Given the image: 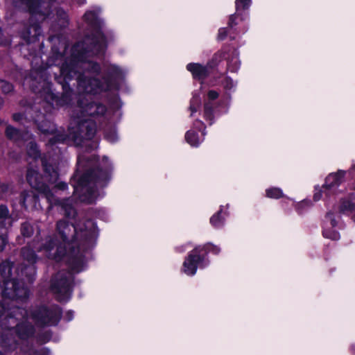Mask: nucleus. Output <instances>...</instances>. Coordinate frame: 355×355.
I'll list each match as a JSON object with an SVG mask.
<instances>
[{"label":"nucleus","mask_w":355,"mask_h":355,"mask_svg":"<svg viewBox=\"0 0 355 355\" xmlns=\"http://www.w3.org/2000/svg\"><path fill=\"white\" fill-rule=\"evenodd\" d=\"M12 263L8 261L0 263V275L3 279V283L0 285V293L2 297L7 296L9 298L24 299L28 296V289L23 282L18 280V277H23L21 271L17 275L12 272Z\"/></svg>","instance_id":"obj_1"},{"label":"nucleus","mask_w":355,"mask_h":355,"mask_svg":"<svg viewBox=\"0 0 355 355\" xmlns=\"http://www.w3.org/2000/svg\"><path fill=\"white\" fill-rule=\"evenodd\" d=\"M39 174L34 170H28L27 173V180L30 185L40 193H42L47 199L50 204V207L53 205H58L64 211V214L68 218H73L76 215V211L73 208L69 199L60 200L54 196V193L57 189L64 190L67 186L65 183L60 182L54 187L53 190H51L49 187L37 182Z\"/></svg>","instance_id":"obj_2"},{"label":"nucleus","mask_w":355,"mask_h":355,"mask_svg":"<svg viewBox=\"0 0 355 355\" xmlns=\"http://www.w3.org/2000/svg\"><path fill=\"white\" fill-rule=\"evenodd\" d=\"M107 177L101 170L85 173L81 177L77 185L74 186V193L79 196L82 201L91 203L94 199V184L101 185V182Z\"/></svg>","instance_id":"obj_3"},{"label":"nucleus","mask_w":355,"mask_h":355,"mask_svg":"<svg viewBox=\"0 0 355 355\" xmlns=\"http://www.w3.org/2000/svg\"><path fill=\"white\" fill-rule=\"evenodd\" d=\"M12 315L5 318L2 324L1 329H8L10 334L16 333L19 337L25 338L33 334V327L26 321L19 323L18 321L23 319L26 311L20 308H15Z\"/></svg>","instance_id":"obj_4"},{"label":"nucleus","mask_w":355,"mask_h":355,"mask_svg":"<svg viewBox=\"0 0 355 355\" xmlns=\"http://www.w3.org/2000/svg\"><path fill=\"white\" fill-rule=\"evenodd\" d=\"M71 282L72 275L69 272H60L52 279L51 289L59 301L69 298Z\"/></svg>","instance_id":"obj_5"},{"label":"nucleus","mask_w":355,"mask_h":355,"mask_svg":"<svg viewBox=\"0 0 355 355\" xmlns=\"http://www.w3.org/2000/svg\"><path fill=\"white\" fill-rule=\"evenodd\" d=\"M37 250L42 252L48 259L56 261H60L66 253L65 245L63 243L58 244L55 238L51 236L45 239L41 246L37 248Z\"/></svg>","instance_id":"obj_6"},{"label":"nucleus","mask_w":355,"mask_h":355,"mask_svg":"<svg viewBox=\"0 0 355 355\" xmlns=\"http://www.w3.org/2000/svg\"><path fill=\"white\" fill-rule=\"evenodd\" d=\"M60 315L61 312L58 308L49 310L42 307L33 313L32 319L40 325L54 324L59 320Z\"/></svg>","instance_id":"obj_7"},{"label":"nucleus","mask_w":355,"mask_h":355,"mask_svg":"<svg viewBox=\"0 0 355 355\" xmlns=\"http://www.w3.org/2000/svg\"><path fill=\"white\" fill-rule=\"evenodd\" d=\"M13 3L15 7L28 10L32 14L44 15L47 13L43 8L48 6V3L42 0H13Z\"/></svg>","instance_id":"obj_8"},{"label":"nucleus","mask_w":355,"mask_h":355,"mask_svg":"<svg viewBox=\"0 0 355 355\" xmlns=\"http://www.w3.org/2000/svg\"><path fill=\"white\" fill-rule=\"evenodd\" d=\"M78 108L83 116H98L105 112V107L100 103L89 102L87 98H83L78 102Z\"/></svg>","instance_id":"obj_9"},{"label":"nucleus","mask_w":355,"mask_h":355,"mask_svg":"<svg viewBox=\"0 0 355 355\" xmlns=\"http://www.w3.org/2000/svg\"><path fill=\"white\" fill-rule=\"evenodd\" d=\"M57 231L61 237L64 245L73 241L74 240L75 235H78L76 228L73 225H68L64 220H60L57 223Z\"/></svg>","instance_id":"obj_10"},{"label":"nucleus","mask_w":355,"mask_h":355,"mask_svg":"<svg viewBox=\"0 0 355 355\" xmlns=\"http://www.w3.org/2000/svg\"><path fill=\"white\" fill-rule=\"evenodd\" d=\"M21 256L24 261H28L29 266L21 269V275L28 276L35 273L33 264L36 262L37 256L29 247H24L21 250Z\"/></svg>","instance_id":"obj_11"},{"label":"nucleus","mask_w":355,"mask_h":355,"mask_svg":"<svg viewBox=\"0 0 355 355\" xmlns=\"http://www.w3.org/2000/svg\"><path fill=\"white\" fill-rule=\"evenodd\" d=\"M77 79L79 87L86 93H97L103 89L100 81L96 78H87L78 75Z\"/></svg>","instance_id":"obj_12"},{"label":"nucleus","mask_w":355,"mask_h":355,"mask_svg":"<svg viewBox=\"0 0 355 355\" xmlns=\"http://www.w3.org/2000/svg\"><path fill=\"white\" fill-rule=\"evenodd\" d=\"M346 172L343 170H338L336 173H330L325 179V183L323 189L325 191L334 189L338 187L345 179Z\"/></svg>","instance_id":"obj_13"},{"label":"nucleus","mask_w":355,"mask_h":355,"mask_svg":"<svg viewBox=\"0 0 355 355\" xmlns=\"http://www.w3.org/2000/svg\"><path fill=\"white\" fill-rule=\"evenodd\" d=\"M79 137L85 139H92L96 132V125L92 121H81L78 122Z\"/></svg>","instance_id":"obj_14"},{"label":"nucleus","mask_w":355,"mask_h":355,"mask_svg":"<svg viewBox=\"0 0 355 355\" xmlns=\"http://www.w3.org/2000/svg\"><path fill=\"white\" fill-rule=\"evenodd\" d=\"M198 249L193 250L189 255L188 258L184 261V272L189 275H193L197 269V263L200 261V258L198 254Z\"/></svg>","instance_id":"obj_15"},{"label":"nucleus","mask_w":355,"mask_h":355,"mask_svg":"<svg viewBox=\"0 0 355 355\" xmlns=\"http://www.w3.org/2000/svg\"><path fill=\"white\" fill-rule=\"evenodd\" d=\"M19 202L26 209H35L38 206V198L33 191H24L21 194Z\"/></svg>","instance_id":"obj_16"},{"label":"nucleus","mask_w":355,"mask_h":355,"mask_svg":"<svg viewBox=\"0 0 355 355\" xmlns=\"http://www.w3.org/2000/svg\"><path fill=\"white\" fill-rule=\"evenodd\" d=\"M70 254L72 257V260L70 263L71 270L75 272H78L81 270L83 263V254L79 252V250H77L76 252L75 249H72Z\"/></svg>","instance_id":"obj_17"},{"label":"nucleus","mask_w":355,"mask_h":355,"mask_svg":"<svg viewBox=\"0 0 355 355\" xmlns=\"http://www.w3.org/2000/svg\"><path fill=\"white\" fill-rule=\"evenodd\" d=\"M187 69L191 72L193 77L198 79L204 78L207 75L206 67L199 64H189Z\"/></svg>","instance_id":"obj_18"},{"label":"nucleus","mask_w":355,"mask_h":355,"mask_svg":"<svg viewBox=\"0 0 355 355\" xmlns=\"http://www.w3.org/2000/svg\"><path fill=\"white\" fill-rule=\"evenodd\" d=\"M40 33V27L37 25H33L23 33L22 37L27 42H33L37 40V36H39Z\"/></svg>","instance_id":"obj_19"},{"label":"nucleus","mask_w":355,"mask_h":355,"mask_svg":"<svg viewBox=\"0 0 355 355\" xmlns=\"http://www.w3.org/2000/svg\"><path fill=\"white\" fill-rule=\"evenodd\" d=\"M12 219L7 207L0 206V226L6 227L7 225H11Z\"/></svg>","instance_id":"obj_20"},{"label":"nucleus","mask_w":355,"mask_h":355,"mask_svg":"<svg viewBox=\"0 0 355 355\" xmlns=\"http://www.w3.org/2000/svg\"><path fill=\"white\" fill-rule=\"evenodd\" d=\"M45 172V176L46 180L51 183H55L58 178V173L57 171L51 165H47L46 164H43Z\"/></svg>","instance_id":"obj_21"},{"label":"nucleus","mask_w":355,"mask_h":355,"mask_svg":"<svg viewBox=\"0 0 355 355\" xmlns=\"http://www.w3.org/2000/svg\"><path fill=\"white\" fill-rule=\"evenodd\" d=\"M340 210L342 212L355 211V201H353V200H343L340 206Z\"/></svg>","instance_id":"obj_22"},{"label":"nucleus","mask_w":355,"mask_h":355,"mask_svg":"<svg viewBox=\"0 0 355 355\" xmlns=\"http://www.w3.org/2000/svg\"><path fill=\"white\" fill-rule=\"evenodd\" d=\"M27 152L28 155L33 157L34 159L39 156V151L37 145L33 141L28 142L27 145Z\"/></svg>","instance_id":"obj_23"},{"label":"nucleus","mask_w":355,"mask_h":355,"mask_svg":"<svg viewBox=\"0 0 355 355\" xmlns=\"http://www.w3.org/2000/svg\"><path fill=\"white\" fill-rule=\"evenodd\" d=\"M186 140L191 146H197L199 144V141L197 135L193 131H188L186 134Z\"/></svg>","instance_id":"obj_24"},{"label":"nucleus","mask_w":355,"mask_h":355,"mask_svg":"<svg viewBox=\"0 0 355 355\" xmlns=\"http://www.w3.org/2000/svg\"><path fill=\"white\" fill-rule=\"evenodd\" d=\"M251 3V0H236V11L248 9Z\"/></svg>","instance_id":"obj_25"},{"label":"nucleus","mask_w":355,"mask_h":355,"mask_svg":"<svg viewBox=\"0 0 355 355\" xmlns=\"http://www.w3.org/2000/svg\"><path fill=\"white\" fill-rule=\"evenodd\" d=\"M21 234L24 236H27V237L31 236L33 233V227L28 223H24L21 225Z\"/></svg>","instance_id":"obj_26"},{"label":"nucleus","mask_w":355,"mask_h":355,"mask_svg":"<svg viewBox=\"0 0 355 355\" xmlns=\"http://www.w3.org/2000/svg\"><path fill=\"white\" fill-rule=\"evenodd\" d=\"M283 196V193L281 189L278 188H270L268 189V197L272 198H279Z\"/></svg>","instance_id":"obj_27"},{"label":"nucleus","mask_w":355,"mask_h":355,"mask_svg":"<svg viewBox=\"0 0 355 355\" xmlns=\"http://www.w3.org/2000/svg\"><path fill=\"white\" fill-rule=\"evenodd\" d=\"M6 133L10 139H17L19 137V131L10 126L7 127Z\"/></svg>","instance_id":"obj_28"},{"label":"nucleus","mask_w":355,"mask_h":355,"mask_svg":"<svg viewBox=\"0 0 355 355\" xmlns=\"http://www.w3.org/2000/svg\"><path fill=\"white\" fill-rule=\"evenodd\" d=\"M16 298H9L7 296L2 297V294L0 293V315L2 312L5 310L4 306L8 304L10 301L15 300Z\"/></svg>","instance_id":"obj_29"},{"label":"nucleus","mask_w":355,"mask_h":355,"mask_svg":"<svg viewBox=\"0 0 355 355\" xmlns=\"http://www.w3.org/2000/svg\"><path fill=\"white\" fill-rule=\"evenodd\" d=\"M323 235L324 237L331 239L332 240H338L339 239V234L334 231L328 229H324L323 231Z\"/></svg>","instance_id":"obj_30"},{"label":"nucleus","mask_w":355,"mask_h":355,"mask_svg":"<svg viewBox=\"0 0 355 355\" xmlns=\"http://www.w3.org/2000/svg\"><path fill=\"white\" fill-rule=\"evenodd\" d=\"M13 89L12 85L4 80H0V89L2 92L6 94L10 92Z\"/></svg>","instance_id":"obj_31"},{"label":"nucleus","mask_w":355,"mask_h":355,"mask_svg":"<svg viewBox=\"0 0 355 355\" xmlns=\"http://www.w3.org/2000/svg\"><path fill=\"white\" fill-rule=\"evenodd\" d=\"M84 18L88 23L93 24L96 19V14L93 11H87L84 15Z\"/></svg>","instance_id":"obj_32"},{"label":"nucleus","mask_w":355,"mask_h":355,"mask_svg":"<svg viewBox=\"0 0 355 355\" xmlns=\"http://www.w3.org/2000/svg\"><path fill=\"white\" fill-rule=\"evenodd\" d=\"M200 101L198 97L193 98V101H191V105H190V110L192 113L196 112L198 110V108L200 107Z\"/></svg>","instance_id":"obj_33"},{"label":"nucleus","mask_w":355,"mask_h":355,"mask_svg":"<svg viewBox=\"0 0 355 355\" xmlns=\"http://www.w3.org/2000/svg\"><path fill=\"white\" fill-rule=\"evenodd\" d=\"M220 214V213L218 212L216 215L213 216L210 219L211 223L216 227L219 226L222 223Z\"/></svg>","instance_id":"obj_34"},{"label":"nucleus","mask_w":355,"mask_h":355,"mask_svg":"<svg viewBox=\"0 0 355 355\" xmlns=\"http://www.w3.org/2000/svg\"><path fill=\"white\" fill-rule=\"evenodd\" d=\"M209 98L211 100H214L218 97V93L216 91L211 90L208 92Z\"/></svg>","instance_id":"obj_35"},{"label":"nucleus","mask_w":355,"mask_h":355,"mask_svg":"<svg viewBox=\"0 0 355 355\" xmlns=\"http://www.w3.org/2000/svg\"><path fill=\"white\" fill-rule=\"evenodd\" d=\"M211 105L209 103L205 105V114L207 116H210L211 114Z\"/></svg>","instance_id":"obj_36"},{"label":"nucleus","mask_w":355,"mask_h":355,"mask_svg":"<svg viewBox=\"0 0 355 355\" xmlns=\"http://www.w3.org/2000/svg\"><path fill=\"white\" fill-rule=\"evenodd\" d=\"M327 218L330 220L332 227H335L336 225V222L333 218V214L331 213H328L327 214Z\"/></svg>","instance_id":"obj_37"},{"label":"nucleus","mask_w":355,"mask_h":355,"mask_svg":"<svg viewBox=\"0 0 355 355\" xmlns=\"http://www.w3.org/2000/svg\"><path fill=\"white\" fill-rule=\"evenodd\" d=\"M60 71H61V73H62V76L73 77V76L71 74V71H68L67 70V69L64 66L62 67Z\"/></svg>","instance_id":"obj_38"},{"label":"nucleus","mask_w":355,"mask_h":355,"mask_svg":"<svg viewBox=\"0 0 355 355\" xmlns=\"http://www.w3.org/2000/svg\"><path fill=\"white\" fill-rule=\"evenodd\" d=\"M106 138L113 142L115 140H116L117 139V137H116V135L114 132L112 135H106Z\"/></svg>","instance_id":"obj_39"},{"label":"nucleus","mask_w":355,"mask_h":355,"mask_svg":"<svg viewBox=\"0 0 355 355\" xmlns=\"http://www.w3.org/2000/svg\"><path fill=\"white\" fill-rule=\"evenodd\" d=\"M226 36V32L225 29H220L218 33V37L220 40H223Z\"/></svg>","instance_id":"obj_40"},{"label":"nucleus","mask_w":355,"mask_h":355,"mask_svg":"<svg viewBox=\"0 0 355 355\" xmlns=\"http://www.w3.org/2000/svg\"><path fill=\"white\" fill-rule=\"evenodd\" d=\"M5 245H6L5 239L0 236V252L3 250Z\"/></svg>","instance_id":"obj_41"},{"label":"nucleus","mask_w":355,"mask_h":355,"mask_svg":"<svg viewBox=\"0 0 355 355\" xmlns=\"http://www.w3.org/2000/svg\"><path fill=\"white\" fill-rule=\"evenodd\" d=\"M92 65V69L94 71L97 72L99 71V66L96 63H90Z\"/></svg>","instance_id":"obj_42"},{"label":"nucleus","mask_w":355,"mask_h":355,"mask_svg":"<svg viewBox=\"0 0 355 355\" xmlns=\"http://www.w3.org/2000/svg\"><path fill=\"white\" fill-rule=\"evenodd\" d=\"M320 190L318 192H316L313 196V199L315 201H318L321 198Z\"/></svg>","instance_id":"obj_43"},{"label":"nucleus","mask_w":355,"mask_h":355,"mask_svg":"<svg viewBox=\"0 0 355 355\" xmlns=\"http://www.w3.org/2000/svg\"><path fill=\"white\" fill-rule=\"evenodd\" d=\"M13 119L15 121H19V120H20L21 119V114H15L13 115Z\"/></svg>","instance_id":"obj_44"},{"label":"nucleus","mask_w":355,"mask_h":355,"mask_svg":"<svg viewBox=\"0 0 355 355\" xmlns=\"http://www.w3.org/2000/svg\"><path fill=\"white\" fill-rule=\"evenodd\" d=\"M235 19V15H232L230 18L229 25L232 26Z\"/></svg>","instance_id":"obj_45"},{"label":"nucleus","mask_w":355,"mask_h":355,"mask_svg":"<svg viewBox=\"0 0 355 355\" xmlns=\"http://www.w3.org/2000/svg\"><path fill=\"white\" fill-rule=\"evenodd\" d=\"M104 43H105L104 38L103 36H101V41L99 44V49H101L104 47Z\"/></svg>","instance_id":"obj_46"},{"label":"nucleus","mask_w":355,"mask_h":355,"mask_svg":"<svg viewBox=\"0 0 355 355\" xmlns=\"http://www.w3.org/2000/svg\"><path fill=\"white\" fill-rule=\"evenodd\" d=\"M305 205L309 206V202L308 201H303L299 204V207H302V206H305Z\"/></svg>","instance_id":"obj_47"},{"label":"nucleus","mask_w":355,"mask_h":355,"mask_svg":"<svg viewBox=\"0 0 355 355\" xmlns=\"http://www.w3.org/2000/svg\"><path fill=\"white\" fill-rule=\"evenodd\" d=\"M26 139H29L31 137V135L28 133L26 134Z\"/></svg>","instance_id":"obj_48"},{"label":"nucleus","mask_w":355,"mask_h":355,"mask_svg":"<svg viewBox=\"0 0 355 355\" xmlns=\"http://www.w3.org/2000/svg\"><path fill=\"white\" fill-rule=\"evenodd\" d=\"M87 223H88L89 225H92V221H88Z\"/></svg>","instance_id":"obj_49"},{"label":"nucleus","mask_w":355,"mask_h":355,"mask_svg":"<svg viewBox=\"0 0 355 355\" xmlns=\"http://www.w3.org/2000/svg\"><path fill=\"white\" fill-rule=\"evenodd\" d=\"M352 218H353L354 221L355 222V215L353 216Z\"/></svg>","instance_id":"obj_50"},{"label":"nucleus","mask_w":355,"mask_h":355,"mask_svg":"<svg viewBox=\"0 0 355 355\" xmlns=\"http://www.w3.org/2000/svg\"><path fill=\"white\" fill-rule=\"evenodd\" d=\"M352 168H355V164L352 166Z\"/></svg>","instance_id":"obj_51"},{"label":"nucleus","mask_w":355,"mask_h":355,"mask_svg":"<svg viewBox=\"0 0 355 355\" xmlns=\"http://www.w3.org/2000/svg\"><path fill=\"white\" fill-rule=\"evenodd\" d=\"M85 1V0H83L82 3H84Z\"/></svg>","instance_id":"obj_52"}]
</instances>
